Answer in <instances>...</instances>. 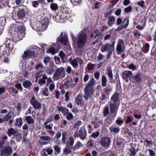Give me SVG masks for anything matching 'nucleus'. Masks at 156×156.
<instances>
[{
  "instance_id": "79ce46f5",
  "label": "nucleus",
  "mask_w": 156,
  "mask_h": 156,
  "mask_svg": "<svg viewBox=\"0 0 156 156\" xmlns=\"http://www.w3.org/2000/svg\"><path fill=\"white\" fill-rule=\"evenodd\" d=\"M40 138L42 140L45 141H50L51 140V137L48 136H41L40 137Z\"/></svg>"
},
{
  "instance_id": "9b49d317",
  "label": "nucleus",
  "mask_w": 156,
  "mask_h": 156,
  "mask_svg": "<svg viewBox=\"0 0 156 156\" xmlns=\"http://www.w3.org/2000/svg\"><path fill=\"white\" fill-rule=\"evenodd\" d=\"M124 43L122 39L119 40L116 47V50L118 54H120L124 52L123 48L124 47Z\"/></svg>"
},
{
  "instance_id": "c9c22d12",
  "label": "nucleus",
  "mask_w": 156,
  "mask_h": 156,
  "mask_svg": "<svg viewBox=\"0 0 156 156\" xmlns=\"http://www.w3.org/2000/svg\"><path fill=\"white\" fill-rule=\"evenodd\" d=\"M42 93L43 94L46 96H48L49 94V93L47 87H45L43 88Z\"/></svg>"
},
{
  "instance_id": "13d9d810",
  "label": "nucleus",
  "mask_w": 156,
  "mask_h": 156,
  "mask_svg": "<svg viewBox=\"0 0 156 156\" xmlns=\"http://www.w3.org/2000/svg\"><path fill=\"white\" fill-rule=\"evenodd\" d=\"M99 134V133L98 131H97L96 132H94L92 133L91 136L94 138H96L98 137Z\"/></svg>"
},
{
  "instance_id": "a211bd4d",
  "label": "nucleus",
  "mask_w": 156,
  "mask_h": 156,
  "mask_svg": "<svg viewBox=\"0 0 156 156\" xmlns=\"http://www.w3.org/2000/svg\"><path fill=\"white\" fill-rule=\"evenodd\" d=\"M23 85L24 87L26 88L30 89L33 86L32 82L29 80H26L23 83Z\"/></svg>"
},
{
  "instance_id": "69168bd1",
  "label": "nucleus",
  "mask_w": 156,
  "mask_h": 156,
  "mask_svg": "<svg viewBox=\"0 0 156 156\" xmlns=\"http://www.w3.org/2000/svg\"><path fill=\"white\" fill-rule=\"evenodd\" d=\"M129 68L131 69L134 70L136 68V67L135 66L133 63H131L128 66Z\"/></svg>"
},
{
  "instance_id": "7c9ffc66",
  "label": "nucleus",
  "mask_w": 156,
  "mask_h": 156,
  "mask_svg": "<svg viewBox=\"0 0 156 156\" xmlns=\"http://www.w3.org/2000/svg\"><path fill=\"white\" fill-rule=\"evenodd\" d=\"M25 119L29 124L33 123L34 122V119L32 118L30 116H26Z\"/></svg>"
},
{
  "instance_id": "49530a36",
  "label": "nucleus",
  "mask_w": 156,
  "mask_h": 156,
  "mask_svg": "<svg viewBox=\"0 0 156 156\" xmlns=\"http://www.w3.org/2000/svg\"><path fill=\"white\" fill-rule=\"evenodd\" d=\"M59 55L62 60L66 57V55L62 51H60Z\"/></svg>"
},
{
  "instance_id": "8fccbe9b",
  "label": "nucleus",
  "mask_w": 156,
  "mask_h": 156,
  "mask_svg": "<svg viewBox=\"0 0 156 156\" xmlns=\"http://www.w3.org/2000/svg\"><path fill=\"white\" fill-rule=\"evenodd\" d=\"M5 19L4 17H0V25L3 26L5 25Z\"/></svg>"
},
{
  "instance_id": "a18cd8bd",
  "label": "nucleus",
  "mask_w": 156,
  "mask_h": 156,
  "mask_svg": "<svg viewBox=\"0 0 156 156\" xmlns=\"http://www.w3.org/2000/svg\"><path fill=\"white\" fill-rule=\"evenodd\" d=\"M66 115V118L68 120H70L73 119V116L72 113L68 112Z\"/></svg>"
},
{
  "instance_id": "09e8293b",
  "label": "nucleus",
  "mask_w": 156,
  "mask_h": 156,
  "mask_svg": "<svg viewBox=\"0 0 156 156\" xmlns=\"http://www.w3.org/2000/svg\"><path fill=\"white\" fill-rule=\"evenodd\" d=\"M83 146V144L79 141L77 142L76 144L74 147V149L79 148L80 147H82Z\"/></svg>"
},
{
  "instance_id": "dca6fc26",
  "label": "nucleus",
  "mask_w": 156,
  "mask_h": 156,
  "mask_svg": "<svg viewBox=\"0 0 156 156\" xmlns=\"http://www.w3.org/2000/svg\"><path fill=\"white\" fill-rule=\"evenodd\" d=\"M132 77L135 82L140 83L142 81L141 74L140 73H134L132 75Z\"/></svg>"
},
{
  "instance_id": "9d476101",
  "label": "nucleus",
  "mask_w": 156,
  "mask_h": 156,
  "mask_svg": "<svg viewBox=\"0 0 156 156\" xmlns=\"http://www.w3.org/2000/svg\"><path fill=\"white\" fill-rule=\"evenodd\" d=\"M59 42L61 44L66 45L68 43V39L66 35H63L62 32L57 39V42Z\"/></svg>"
},
{
  "instance_id": "c03bdc74",
  "label": "nucleus",
  "mask_w": 156,
  "mask_h": 156,
  "mask_svg": "<svg viewBox=\"0 0 156 156\" xmlns=\"http://www.w3.org/2000/svg\"><path fill=\"white\" fill-rule=\"evenodd\" d=\"M130 156H134L136 154L135 149L134 147H132L129 149Z\"/></svg>"
},
{
  "instance_id": "a878e982",
  "label": "nucleus",
  "mask_w": 156,
  "mask_h": 156,
  "mask_svg": "<svg viewBox=\"0 0 156 156\" xmlns=\"http://www.w3.org/2000/svg\"><path fill=\"white\" fill-rule=\"evenodd\" d=\"M47 78V77L46 75H44L42 78L39 79L38 81V83L41 86L45 84L46 83V80Z\"/></svg>"
},
{
  "instance_id": "37998d69",
  "label": "nucleus",
  "mask_w": 156,
  "mask_h": 156,
  "mask_svg": "<svg viewBox=\"0 0 156 156\" xmlns=\"http://www.w3.org/2000/svg\"><path fill=\"white\" fill-rule=\"evenodd\" d=\"M12 91V95L13 96H15V94L18 93V91L13 87H10L9 88Z\"/></svg>"
},
{
  "instance_id": "4c0bfd02",
  "label": "nucleus",
  "mask_w": 156,
  "mask_h": 156,
  "mask_svg": "<svg viewBox=\"0 0 156 156\" xmlns=\"http://www.w3.org/2000/svg\"><path fill=\"white\" fill-rule=\"evenodd\" d=\"M14 137H16V141L17 142H20L22 138V135L21 133L18 132Z\"/></svg>"
},
{
  "instance_id": "b1692460",
  "label": "nucleus",
  "mask_w": 156,
  "mask_h": 156,
  "mask_svg": "<svg viewBox=\"0 0 156 156\" xmlns=\"http://www.w3.org/2000/svg\"><path fill=\"white\" fill-rule=\"evenodd\" d=\"M72 59V57L70 58L69 60L70 62V63L72 66L75 68V69H76L78 65V63L77 62V59L76 58L73 60H71Z\"/></svg>"
},
{
  "instance_id": "5fc2aeb1",
  "label": "nucleus",
  "mask_w": 156,
  "mask_h": 156,
  "mask_svg": "<svg viewBox=\"0 0 156 156\" xmlns=\"http://www.w3.org/2000/svg\"><path fill=\"white\" fill-rule=\"evenodd\" d=\"M122 20L120 18H118L116 21V25L117 26L120 25L122 23Z\"/></svg>"
},
{
  "instance_id": "ea45409f",
  "label": "nucleus",
  "mask_w": 156,
  "mask_h": 156,
  "mask_svg": "<svg viewBox=\"0 0 156 156\" xmlns=\"http://www.w3.org/2000/svg\"><path fill=\"white\" fill-rule=\"evenodd\" d=\"M44 66L41 63H39L35 66V69L37 70H40L43 69Z\"/></svg>"
},
{
  "instance_id": "6e6d98bb",
  "label": "nucleus",
  "mask_w": 156,
  "mask_h": 156,
  "mask_svg": "<svg viewBox=\"0 0 156 156\" xmlns=\"http://www.w3.org/2000/svg\"><path fill=\"white\" fill-rule=\"evenodd\" d=\"M49 51L50 53L53 55H54L56 53V50L53 47L50 48Z\"/></svg>"
},
{
  "instance_id": "473e14b6",
  "label": "nucleus",
  "mask_w": 156,
  "mask_h": 156,
  "mask_svg": "<svg viewBox=\"0 0 156 156\" xmlns=\"http://www.w3.org/2000/svg\"><path fill=\"white\" fill-rule=\"evenodd\" d=\"M101 85L103 87H105L106 85L107 80L106 77L105 75L102 76L101 78Z\"/></svg>"
},
{
  "instance_id": "20e7f679",
  "label": "nucleus",
  "mask_w": 156,
  "mask_h": 156,
  "mask_svg": "<svg viewBox=\"0 0 156 156\" xmlns=\"http://www.w3.org/2000/svg\"><path fill=\"white\" fill-rule=\"evenodd\" d=\"M65 76V69L63 67H61L56 69L53 76L52 78L54 80H56L60 78H63Z\"/></svg>"
},
{
  "instance_id": "39448f33",
  "label": "nucleus",
  "mask_w": 156,
  "mask_h": 156,
  "mask_svg": "<svg viewBox=\"0 0 156 156\" xmlns=\"http://www.w3.org/2000/svg\"><path fill=\"white\" fill-rule=\"evenodd\" d=\"M114 49L111 46V44L106 43L103 45L101 48V51L104 52L107 51L108 54L107 55V58L108 59L112 54V53Z\"/></svg>"
},
{
  "instance_id": "f03ea898",
  "label": "nucleus",
  "mask_w": 156,
  "mask_h": 156,
  "mask_svg": "<svg viewBox=\"0 0 156 156\" xmlns=\"http://www.w3.org/2000/svg\"><path fill=\"white\" fill-rule=\"evenodd\" d=\"M87 40V36L86 33L83 31H80L78 35L77 41V47L82 48L85 44Z\"/></svg>"
},
{
  "instance_id": "603ef678",
  "label": "nucleus",
  "mask_w": 156,
  "mask_h": 156,
  "mask_svg": "<svg viewBox=\"0 0 156 156\" xmlns=\"http://www.w3.org/2000/svg\"><path fill=\"white\" fill-rule=\"evenodd\" d=\"M55 88V85L53 82L50 83L49 87V89L51 91H52Z\"/></svg>"
},
{
  "instance_id": "864d4df0",
  "label": "nucleus",
  "mask_w": 156,
  "mask_h": 156,
  "mask_svg": "<svg viewBox=\"0 0 156 156\" xmlns=\"http://www.w3.org/2000/svg\"><path fill=\"white\" fill-rule=\"evenodd\" d=\"M50 60V58L48 56L45 57L44 59V62L46 65L48 64V63Z\"/></svg>"
},
{
  "instance_id": "bf43d9fd",
  "label": "nucleus",
  "mask_w": 156,
  "mask_h": 156,
  "mask_svg": "<svg viewBox=\"0 0 156 156\" xmlns=\"http://www.w3.org/2000/svg\"><path fill=\"white\" fill-rule=\"evenodd\" d=\"M49 118V119H47L44 123L45 125L48 124V123H50L51 121H53V119L52 118V115L50 116Z\"/></svg>"
},
{
  "instance_id": "2f4dec72",
  "label": "nucleus",
  "mask_w": 156,
  "mask_h": 156,
  "mask_svg": "<svg viewBox=\"0 0 156 156\" xmlns=\"http://www.w3.org/2000/svg\"><path fill=\"white\" fill-rule=\"evenodd\" d=\"M25 15L24 12L22 9L19 11L17 12V16L19 18L22 19L23 18L24 16Z\"/></svg>"
},
{
  "instance_id": "1a4fd4ad",
  "label": "nucleus",
  "mask_w": 156,
  "mask_h": 156,
  "mask_svg": "<svg viewBox=\"0 0 156 156\" xmlns=\"http://www.w3.org/2000/svg\"><path fill=\"white\" fill-rule=\"evenodd\" d=\"M100 142L102 146L108 148L111 144V140L110 138L108 137H104L101 138Z\"/></svg>"
},
{
  "instance_id": "393cba45",
  "label": "nucleus",
  "mask_w": 156,
  "mask_h": 156,
  "mask_svg": "<svg viewBox=\"0 0 156 156\" xmlns=\"http://www.w3.org/2000/svg\"><path fill=\"white\" fill-rule=\"evenodd\" d=\"M111 132H114L117 133L119 131L120 128L119 127H116L115 125H112L109 128Z\"/></svg>"
},
{
  "instance_id": "72a5a7b5",
  "label": "nucleus",
  "mask_w": 156,
  "mask_h": 156,
  "mask_svg": "<svg viewBox=\"0 0 156 156\" xmlns=\"http://www.w3.org/2000/svg\"><path fill=\"white\" fill-rule=\"evenodd\" d=\"M51 9L53 11H55L58 9V5L55 3H52L50 5Z\"/></svg>"
},
{
  "instance_id": "338daca9",
  "label": "nucleus",
  "mask_w": 156,
  "mask_h": 156,
  "mask_svg": "<svg viewBox=\"0 0 156 156\" xmlns=\"http://www.w3.org/2000/svg\"><path fill=\"white\" fill-rule=\"evenodd\" d=\"M102 33L101 32H98V33L97 35H96L94 36V38H97V39H98L99 37H102Z\"/></svg>"
},
{
  "instance_id": "052dcab7",
  "label": "nucleus",
  "mask_w": 156,
  "mask_h": 156,
  "mask_svg": "<svg viewBox=\"0 0 156 156\" xmlns=\"http://www.w3.org/2000/svg\"><path fill=\"white\" fill-rule=\"evenodd\" d=\"M137 4L141 7L143 8L144 6V1H142L141 2H137Z\"/></svg>"
},
{
  "instance_id": "0eeeda50",
  "label": "nucleus",
  "mask_w": 156,
  "mask_h": 156,
  "mask_svg": "<svg viewBox=\"0 0 156 156\" xmlns=\"http://www.w3.org/2000/svg\"><path fill=\"white\" fill-rule=\"evenodd\" d=\"M16 30L18 34L17 37L20 40H21L25 35V27L23 26H18L16 28Z\"/></svg>"
},
{
  "instance_id": "c85d7f7f",
  "label": "nucleus",
  "mask_w": 156,
  "mask_h": 156,
  "mask_svg": "<svg viewBox=\"0 0 156 156\" xmlns=\"http://www.w3.org/2000/svg\"><path fill=\"white\" fill-rule=\"evenodd\" d=\"M119 95L118 93H115L112 97L111 99L114 103H115L116 102L119 100Z\"/></svg>"
},
{
  "instance_id": "cd10ccee",
  "label": "nucleus",
  "mask_w": 156,
  "mask_h": 156,
  "mask_svg": "<svg viewBox=\"0 0 156 156\" xmlns=\"http://www.w3.org/2000/svg\"><path fill=\"white\" fill-rule=\"evenodd\" d=\"M22 120L21 118H17L16 119L14 125L16 126L20 127L22 124Z\"/></svg>"
},
{
  "instance_id": "e2e57ef3",
  "label": "nucleus",
  "mask_w": 156,
  "mask_h": 156,
  "mask_svg": "<svg viewBox=\"0 0 156 156\" xmlns=\"http://www.w3.org/2000/svg\"><path fill=\"white\" fill-rule=\"evenodd\" d=\"M15 87L18 89L20 90H22L23 88L21 86V84L20 83H17L15 85Z\"/></svg>"
},
{
  "instance_id": "58836bf2",
  "label": "nucleus",
  "mask_w": 156,
  "mask_h": 156,
  "mask_svg": "<svg viewBox=\"0 0 156 156\" xmlns=\"http://www.w3.org/2000/svg\"><path fill=\"white\" fill-rule=\"evenodd\" d=\"M106 94H108L112 90V88L110 86H108L104 90Z\"/></svg>"
},
{
  "instance_id": "6e6552de",
  "label": "nucleus",
  "mask_w": 156,
  "mask_h": 156,
  "mask_svg": "<svg viewBox=\"0 0 156 156\" xmlns=\"http://www.w3.org/2000/svg\"><path fill=\"white\" fill-rule=\"evenodd\" d=\"M30 104L35 109H39L41 107V104L39 102L35 97L33 96L30 100Z\"/></svg>"
},
{
  "instance_id": "de8ad7c7",
  "label": "nucleus",
  "mask_w": 156,
  "mask_h": 156,
  "mask_svg": "<svg viewBox=\"0 0 156 156\" xmlns=\"http://www.w3.org/2000/svg\"><path fill=\"white\" fill-rule=\"evenodd\" d=\"M55 151L56 152L57 154H58L60 151L61 147L58 145H56L54 147Z\"/></svg>"
},
{
  "instance_id": "ddd939ff",
  "label": "nucleus",
  "mask_w": 156,
  "mask_h": 156,
  "mask_svg": "<svg viewBox=\"0 0 156 156\" xmlns=\"http://www.w3.org/2000/svg\"><path fill=\"white\" fill-rule=\"evenodd\" d=\"M12 148L8 147L1 150L0 155L2 156H8L12 153Z\"/></svg>"
},
{
  "instance_id": "f8f14e48",
  "label": "nucleus",
  "mask_w": 156,
  "mask_h": 156,
  "mask_svg": "<svg viewBox=\"0 0 156 156\" xmlns=\"http://www.w3.org/2000/svg\"><path fill=\"white\" fill-rule=\"evenodd\" d=\"M132 71L128 70L124 71L122 74V78L125 80L126 82H128L132 76Z\"/></svg>"
},
{
  "instance_id": "680f3d73",
  "label": "nucleus",
  "mask_w": 156,
  "mask_h": 156,
  "mask_svg": "<svg viewBox=\"0 0 156 156\" xmlns=\"http://www.w3.org/2000/svg\"><path fill=\"white\" fill-rule=\"evenodd\" d=\"M39 3L37 1H34L32 2V6L35 8L37 7L39 5Z\"/></svg>"
},
{
  "instance_id": "6ab92c4d",
  "label": "nucleus",
  "mask_w": 156,
  "mask_h": 156,
  "mask_svg": "<svg viewBox=\"0 0 156 156\" xmlns=\"http://www.w3.org/2000/svg\"><path fill=\"white\" fill-rule=\"evenodd\" d=\"M18 132V131L15 129L12 128L8 129L7 131V134L9 136H10L12 135H13L14 136Z\"/></svg>"
},
{
  "instance_id": "f257e3e1",
  "label": "nucleus",
  "mask_w": 156,
  "mask_h": 156,
  "mask_svg": "<svg viewBox=\"0 0 156 156\" xmlns=\"http://www.w3.org/2000/svg\"><path fill=\"white\" fill-rule=\"evenodd\" d=\"M95 83V81L94 79L93 78L85 87L84 90V98L85 100H87L88 99L89 96L93 92L92 87Z\"/></svg>"
},
{
  "instance_id": "4468645a",
  "label": "nucleus",
  "mask_w": 156,
  "mask_h": 156,
  "mask_svg": "<svg viewBox=\"0 0 156 156\" xmlns=\"http://www.w3.org/2000/svg\"><path fill=\"white\" fill-rule=\"evenodd\" d=\"M110 109L111 113L114 115V117L116 116L118 110V107L115 103H110Z\"/></svg>"
},
{
  "instance_id": "5701e85b",
  "label": "nucleus",
  "mask_w": 156,
  "mask_h": 156,
  "mask_svg": "<svg viewBox=\"0 0 156 156\" xmlns=\"http://www.w3.org/2000/svg\"><path fill=\"white\" fill-rule=\"evenodd\" d=\"M58 110L61 112L63 115H65L69 112V109L63 106H59L58 107Z\"/></svg>"
},
{
  "instance_id": "0e129e2a",
  "label": "nucleus",
  "mask_w": 156,
  "mask_h": 156,
  "mask_svg": "<svg viewBox=\"0 0 156 156\" xmlns=\"http://www.w3.org/2000/svg\"><path fill=\"white\" fill-rule=\"evenodd\" d=\"M45 150V149L44 150ZM45 151L47 152L48 154L51 155L52 154L53 152V150L52 149H49L48 148H47L45 149Z\"/></svg>"
},
{
  "instance_id": "bb28decb",
  "label": "nucleus",
  "mask_w": 156,
  "mask_h": 156,
  "mask_svg": "<svg viewBox=\"0 0 156 156\" xmlns=\"http://www.w3.org/2000/svg\"><path fill=\"white\" fill-rule=\"evenodd\" d=\"M75 102L77 105L81 104L83 102L82 95L81 94H79L75 99Z\"/></svg>"
},
{
  "instance_id": "3c124183",
  "label": "nucleus",
  "mask_w": 156,
  "mask_h": 156,
  "mask_svg": "<svg viewBox=\"0 0 156 156\" xmlns=\"http://www.w3.org/2000/svg\"><path fill=\"white\" fill-rule=\"evenodd\" d=\"M109 108L108 107H105L103 110V114L105 116H106L108 113Z\"/></svg>"
},
{
  "instance_id": "aec40b11",
  "label": "nucleus",
  "mask_w": 156,
  "mask_h": 156,
  "mask_svg": "<svg viewBox=\"0 0 156 156\" xmlns=\"http://www.w3.org/2000/svg\"><path fill=\"white\" fill-rule=\"evenodd\" d=\"M49 20L48 19L46 18H44L41 21V23L42 27L44 29H46L48 25Z\"/></svg>"
},
{
  "instance_id": "f704fd0d",
  "label": "nucleus",
  "mask_w": 156,
  "mask_h": 156,
  "mask_svg": "<svg viewBox=\"0 0 156 156\" xmlns=\"http://www.w3.org/2000/svg\"><path fill=\"white\" fill-rule=\"evenodd\" d=\"M44 72L43 71H40L38 72L37 74L35 76V77L36 78V81H37V79L41 77L42 76H43L44 75H46L45 74H43L42 73Z\"/></svg>"
},
{
  "instance_id": "412c9836",
  "label": "nucleus",
  "mask_w": 156,
  "mask_h": 156,
  "mask_svg": "<svg viewBox=\"0 0 156 156\" xmlns=\"http://www.w3.org/2000/svg\"><path fill=\"white\" fill-rule=\"evenodd\" d=\"M74 142V139L72 137H70L69 138V140L67 141V147H70L71 149H73V145Z\"/></svg>"
},
{
  "instance_id": "4d7b16f0",
  "label": "nucleus",
  "mask_w": 156,
  "mask_h": 156,
  "mask_svg": "<svg viewBox=\"0 0 156 156\" xmlns=\"http://www.w3.org/2000/svg\"><path fill=\"white\" fill-rule=\"evenodd\" d=\"M132 9V7L131 6H129L126 8H125V11L126 13L130 12L131 11Z\"/></svg>"
},
{
  "instance_id": "f3484780",
  "label": "nucleus",
  "mask_w": 156,
  "mask_h": 156,
  "mask_svg": "<svg viewBox=\"0 0 156 156\" xmlns=\"http://www.w3.org/2000/svg\"><path fill=\"white\" fill-rule=\"evenodd\" d=\"M115 17L113 16H110L108 17L107 24L109 27H112L115 21Z\"/></svg>"
},
{
  "instance_id": "c756f323",
  "label": "nucleus",
  "mask_w": 156,
  "mask_h": 156,
  "mask_svg": "<svg viewBox=\"0 0 156 156\" xmlns=\"http://www.w3.org/2000/svg\"><path fill=\"white\" fill-rule=\"evenodd\" d=\"M107 70L109 78L111 80H112L113 79V74L111 67L109 66L107 68Z\"/></svg>"
},
{
  "instance_id": "7ed1b4c3",
  "label": "nucleus",
  "mask_w": 156,
  "mask_h": 156,
  "mask_svg": "<svg viewBox=\"0 0 156 156\" xmlns=\"http://www.w3.org/2000/svg\"><path fill=\"white\" fill-rule=\"evenodd\" d=\"M40 50V48L36 46H34L33 49L27 51H25L22 56L23 60H26L27 58H29L32 57H34L35 54L37 51Z\"/></svg>"
},
{
  "instance_id": "423d86ee",
  "label": "nucleus",
  "mask_w": 156,
  "mask_h": 156,
  "mask_svg": "<svg viewBox=\"0 0 156 156\" xmlns=\"http://www.w3.org/2000/svg\"><path fill=\"white\" fill-rule=\"evenodd\" d=\"M86 131L83 127H81L78 131H76L74 133L73 136L75 138L80 137L82 140L86 138Z\"/></svg>"
},
{
  "instance_id": "a19ab883",
  "label": "nucleus",
  "mask_w": 156,
  "mask_h": 156,
  "mask_svg": "<svg viewBox=\"0 0 156 156\" xmlns=\"http://www.w3.org/2000/svg\"><path fill=\"white\" fill-rule=\"evenodd\" d=\"M62 141L63 144H65L66 142V139L67 136V133L66 132H64L62 133Z\"/></svg>"
},
{
  "instance_id": "774afa93",
  "label": "nucleus",
  "mask_w": 156,
  "mask_h": 156,
  "mask_svg": "<svg viewBox=\"0 0 156 156\" xmlns=\"http://www.w3.org/2000/svg\"><path fill=\"white\" fill-rule=\"evenodd\" d=\"M121 9H117L115 12V14L117 16H119L121 14Z\"/></svg>"
},
{
  "instance_id": "e433bc0d",
  "label": "nucleus",
  "mask_w": 156,
  "mask_h": 156,
  "mask_svg": "<svg viewBox=\"0 0 156 156\" xmlns=\"http://www.w3.org/2000/svg\"><path fill=\"white\" fill-rule=\"evenodd\" d=\"M71 148L70 147H66L63 150V153L65 154V155H66L71 152Z\"/></svg>"
},
{
  "instance_id": "4be33fe9",
  "label": "nucleus",
  "mask_w": 156,
  "mask_h": 156,
  "mask_svg": "<svg viewBox=\"0 0 156 156\" xmlns=\"http://www.w3.org/2000/svg\"><path fill=\"white\" fill-rule=\"evenodd\" d=\"M15 115H14V112L12 111L9 112L7 115L4 117V119L5 121H9V120L12 119L13 116L14 117Z\"/></svg>"
},
{
  "instance_id": "2eb2a0df",
  "label": "nucleus",
  "mask_w": 156,
  "mask_h": 156,
  "mask_svg": "<svg viewBox=\"0 0 156 156\" xmlns=\"http://www.w3.org/2000/svg\"><path fill=\"white\" fill-rule=\"evenodd\" d=\"M129 22L128 19L127 18L124 19L121 25L116 29V30L119 31L126 28L128 25Z\"/></svg>"
}]
</instances>
